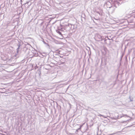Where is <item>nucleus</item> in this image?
Here are the masks:
<instances>
[{"mask_svg": "<svg viewBox=\"0 0 135 135\" xmlns=\"http://www.w3.org/2000/svg\"><path fill=\"white\" fill-rule=\"evenodd\" d=\"M57 32L60 35H62L61 32L60 31H57Z\"/></svg>", "mask_w": 135, "mask_h": 135, "instance_id": "f257e3e1", "label": "nucleus"}, {"mask_svg": "<svg viewBox=\"0 0 135 135\" xmlns=\"http://www.w3.org/2000/svg\"><path fill=\"white\" fill-rule=\"evenodd\" d=\"M124 116L127 117H129L128 116H127V115H124Z\"/></svg>", "mask_w": 135, "mask_h": 135, "instance_id": "f03ea898", "label": "nucleus"}, {"mask_svg": "<svg viewBox=\"0 0 135 135\" xmlns=\"http://www.w3.org/2000/svg\"><path fill=\"white\" fill-rule=\"evenodd\" d=\"M81 126H80V128H81Z\"/></svg>", "mask_w": 135, "mask_h": 135, "instance_id": "7ed1b4c3", "label": "nucleus"}]
</instances>
